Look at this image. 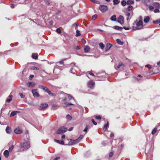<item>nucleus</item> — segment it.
I'll list each match as a JSON object with an SVG mask.
<instances>
[{
    "label": "nucleus",
    "mask_w": 160,
    "mask_h": 160,
    "mask_svg": "<svg viewBox=\"0 0 160 160\" xmlns=\"http://www.w3.org/2000/svg\"><path fill=\"white\" fill-rule=\"evenodd\" d=\"M157 130V128H154V129L152 131V134L153 135L156 132Z\"/></svg>",
    "instance_id": "35"
},
{
    "label": "nucleus",
    "mask_w": 160,
    "mask_h": 160,
    "mask_svg": "<svg viewBox=\"0 0 160 160\" xmlns=\"http://www.w3.org/2000/svg\"><path fill=\"white\" fill-rule=\"evenodd\" d=\"M122 28H124V29H125L126 30H129L130 29V28H129L128 27H124Z\"/></svg>",
    "instance_id": "54"
},
{
    "label": "nucleus",
    "mask_w": 160,
    "mask_h": 160,
    "mask_svg": "<svg viewBox=\"0 0 160 160\" xmlns=\"http://www.w3.org/2000/svg\"><path fill=\"white\" fill-rule=\"evenodd\" d=\"M75 63L74 62H73L71 63L70 66L72 67L70 69V72L73 74L75 73V72H76V68H77L76 66L75 65Z\"/></svg>",
    "instance_id": "4"
},
{
    "label": "nucleus",
    "mask_w": 160,
    "mask_h": 160,
    "mask_svg": "<svg viewBox=\"0 0 160 160\" xmlns=\"http://www.w3.org/2000/svg\"><path fill=\"white\" fill-rule=\"evenodd\" d=\"M66 59H64L63 60L60 61L58 62L57 63H59L60 64H63V61L65 60Z\"/></svg>",
    "instance_id": "47"
},
{
    "label": "nucleus",
    "mask_w": 160,
    "mask_h": 160,
    "mask_svg": "<svg viewBox=\"0 0 160 160\" xmlns=\"http://www.w3.org/2000/svg\"><path fill=\"white\" fill-rule=\"evenodd\" d=\"M39 88L44 90L46 92L48 89L47 87L42 85H39Z\"/></svg>",
    "instance_id": "13"
},
{
    "label": "nucleus",
    "mask_w": 160,
    "mask_h": 160,
    "mask_svg": "<svg viewBox=\"0 0 160 160\" xmlns=\"http://www.w3.org/2000/svg\"><path fill=\"white\" fill-rule=\"evenodd\" d=\"M160 22V19H158L155 21H153V23L154 24H157Z\"/></svg>",
    "instance_id": "30"
},
{
    "label": "nucleus",
    "mask_w": 160,
    "mask_h": 160,
    "mask_svg": "<svg viewBox=\"0 0 160 160\" xmlns=\"http://www.w3.org/2000/svg\"><path fill=\"white\" fill-rule=\"evenodd\" d=\"M10 6L12 8H13L14 7V5L13 4H11Z\"/></svg>",
    "instance_id": "63"
},
{
    "label": "nucleus",
    "mask_w": 160,
    "mask_h": 160,
    "mask_svg": "<svg viewBox=\"0 0 160 160\" xmlns=\"http://www.w3.org/2000/svg\"><path fill=\"white\" fill-rule=\"evenodd\" d=\"M99 9L102 12H105L108 10V7L107 6L101 5L99 7Z\"/></svg>",
    "instance_id": "6"
},
{
    "label": "nucleus",
    "mask_w": 160,
    "mask_h": 160,
    "mask_svg": "<svg viewBox=\"0 0 160 160\" xmlns=\"http://www.w3.org/2000/svg\"><path fill=\"white\" fill-rule=\"evenodd\" d=\"M14 132L16 134H20L22 132V130L20 128H17L14 130Z\"/></svg>",
    "instance_id": "11"
},
{
    "label": "nucleus",
    "mask_w": 160,
    "mask_h": 160,
    "mask_svg": "<svg viewBox=\"0 0 160 160\" xmlns=\"http://www.w3.org/2000/svg\"><path fill=\"white\" fill-rule=\"evenodd\" d=\"M4 155L5 156L6 158H7L9 155V152L7 150H6L3 153Z\"/></svg>",
    "instance_id": "22"
},
{
    "label": "nucleus",
    "mask_w": 160,
    "mask_h": 160,
    "mask_svg": "<svg viewBox=\"0 0 160 160\" xmlns=\"http://www.w3.org/2000/svg\"><path fill=\"white\" fill-rule=\"evenodd\" d=\"M5 108V107H3L1 109V112H2V111H3Z\"/></svg>",
    "instance_id": "62"
},
{
    "label": "nucleus",
    "mask_w": 160,
    "mask_h": 160,
    "mask_svg": "<svg viewBox=\"0 0 160 160\" xmlns=\"http://www.w3.org/2000/svg\"><path fill=\"white\" fill-rule=\"evenodd\" d=\"M57 106L56 105L53 104L52 105V108L53 110H56L57 108Z\"/></svg>",
    "instance_id": "40"
},
{
    "label": "nucleus",
    "mask_w": 160,
    "mask_h": 160,
    "mask_svg": "<svg viewBox=\"0 0 160 160\" xmlns=\"http://www.w3.org/2000/svg\"><path fill=\"white\" fill-rule=\"evenodd\" d=\"M56 32L59 33H61V30L59 28H57L56 29Z\"/></svg>",
    "instance_id": "53"
},
{
    "label": "nucleus",
    "mask_w": 160,
    "mask_h": 160,
    "mask_svg": "<svg viewBox=\"0 0 160 160\" xmlns=\"http://www.w3.org/2000/svg\"><path fill=\"white\" fill-rule=\"evenodd\" d=\"M123 19L124 18L122 16H120L117 20V22L122 24L124 22Z\"/></svg>",
    "instance_id": "10"
},
{
    "label": "nucleus",
    "mask_w": 160,
    "mask_h": 160,
    "mask_svg": "<svg viewBox=\"0 0 160 160\" xmlns=\"http://www.w3.org/2000/svg\"><path fill=\"white\" fill-rule=\"evenodd\" d=\"M73 127H71L68 129V131H71L73 130Z\"/></svg>",
    "instance_id": "60"
},
{
    "label": "nucleus",
    "mask_w": 160,
    "mask_h": 160,
    "mask_svg": "<svg viewBox=\"0 0 160 160\" xmlns=\"http://www.w3.org/2000/svg\"><path fill=\"white\" fill-rule=\"evenodd\" d=\"M110 49V43H108L106 45L105 48V52H107Z\"/></svg>",
    "instance_id": "16"
},
{
    "label": "nucleus",
    "mask_w": 160,
    "mask_h": 160,
    "mask_svg": "<svg viewBox=\"0 0 160 160\" xmlns=\"http://www.w3.org/2000/svg\"><path fill=\"white\" fill-rule=\"evenodd\" d=\"M153 5L154 8H160V4L158 2H154L153 3Z\"/></svg>",
    "instance_id": "15"
},
{
    "label": "nucleus",
    "mask_w": 160,
    "mask_h": 160,
    "mask_svg": "<svg viewBox=\"0 0 160 160\" xmlns=\"http://www.w3.org/2000/svg\"><path fill=\"white\" fill-rule=\"evenodd\" d=\"M81 42L83 44H84L86 43V41L85 39H84L83 38L82 39H81Z\"/></svg>",
    "instance_id": "45"
},
{
    "label": "nucleus",
    "mask_w": 160,
    "mask_h": 160,
    "mask_svg": "<svg viewBox=\"0 0 160 160\" xmlns=\"http://www.w3.org/2000/svg\"><path fill=\"white\" fill-rule=\"evenodd\" d=\"M19 112L18 111H13L11 112L10 114V116L12 117L16 115L17 113H19Z\"/></svg>",
    "instance_id": "19"
},
{
    "label": "nucleus",
    "mask_w": 160,
    "mask_h": 160,
    "mask_svg": "<svg viewBox=\"0 0 160 160\" xmlns=\"http://www.w3.org/2000/svg\"><path fill=\"white\" fill-rule=\"evenodd\" d=\"M80 48V47L79 46H77L76 47V49H77V50H79Z\"/></svg>",
    "instance_id": "61"
},
{
    "label": "nucleus",
    "mask_w": 160,
    "mask_h": 160,
    "mask_svg": "<svg viewBox=\"0 0 160 160\" xmlns=\"http://www.w3.org/2000/svg\"><path fill=\"white\" fill-rule=\"evenodd\" d=\"M76 36L77 37H78L81 35V34L80 32V31L79 30H77L76 31Z\"/></svg>",
    "instance_id": "32"
},
{
    "label": "nucleus",
    "mask_w": 160,
    "mask_h": 160,
    "mask_svg": "<svg viewBox=\"0 0 160 160\" xmlns=\"http://www.w3.org/2000/svg\"><path fill=\"white\" fill-rule=\"evenodd\" d=\"M95 118L96 119L98 120H100L101 119V117L100 116H96Z\"/></svg>",
    "instance_id": "51"
},
{
    "label": "nucleus",
    "mask_w": 160,
    "mask_h": 160,
    "mask_svg": "<svg viewBox=\"0 0 160 160\" xmlns=\"http://www.w3.org/2000/svg\"><path fill=\"white\" fill-rule=\"evenodd\" d=\"M91 121L94 125H96L97 124V123L95 121L94 119H92Z\"/></svg>",
    "instance_id": "46"
},
{
    "label": "nucleus",
    "mask_w": 160,
    "mask_h": 160,
    "mask_svg": "<svg viewBox=\"0 0 160 160\" xmlns=\"http://www.w3.org/2000/svg\"><path fill=\"white\" fill-rule=\"evenodd\" d=\"M94 82L91 81L88 82V88L91 89H92L94 87Z\"/></svg>",
    "instance_id": "9"
},
{
    "label": "nucleus",
    "mask_w": 160,
    "mask_h": 160,
    "mask_svg": "<svg viewBox=\"0 0 160 160\" xmlns=\"http://www.w3.org/2000/svg\"><path fill=\"white\" fill-rule=\"evenodd\" d=\"M88 125H87L86 126V127L85 128V129L83 130V131L84 132H85V133H86L87 132V130H88Z\"/></svg>",
    "instance_id": "39"
},
{
    "label": "nucleus",
    "mask_w": 160,
    "mask_h": 160,
    "mask_svg": "<svg viewBox=\"0 0 160 160\" xmlns=\"http://www.w3.org/2000/svg\"><path fill=\"white\" fill-rule=\"evenodd\" d=\"M66 118L67 119H69V120L71 119L72 118L71 117V116L70 115H69V114H68L67 115Z\"/></svg>",
    "instance_id": "44"
},
{
    "label": "nucleus",
    "mask_w": 160,
    "mask_h": 160,
    "mask_svg": "<svg viewBox=\"0 0 160 160\" xmlns=\"http://www.w3.org/2000/svg\"><path fill=\"white\" fill-rule=\"evenodd\" d=\"M79 139H76L73 140L71 139L70 141L69 142L68 144H66V145H72L74 144H76L78 142Z\"/></svg>",
    "instance_id": "5"
},
{
    "label": "nucleus",
    "mask_w": 160,
    "mask_h": 160,
    "mask_svg": "<svg viewBox=\"0 0 160 160\" xmlns=\"http://www.w3.org/2000/svg\"><path fill=\"white\" fill-rule=\"evenodd\" d=\"M146 66L150 68H151V66L150 64L147 65Z\"/></svg>",
    "instance_id": "59"
},
{
    "label": "nucleus",
    "mask_w": 160,
    "mask_h": 160,
    "mask_svg": "<svg viewBox=\"0 0 160 160\" xmlns=\"http://www.w3.org/2000/svg\"><path fill=\"white\" fill-rule=\"evenodd\" d=\"M14 148V147L13 145H12V146L9 148V151L10 152H11L12 150Z\"/></svg>",
    "instance_id": "42"
},
{
    "label": "nucleus",
    "mask_w": 160,
    "mask_h": 160,
    "mask_svg": "<svg viewBox=\"0 0 160 160\" xmlns=\"http://www.w3.org/2000/svg\"><path fill=\"white\" fill-rule=\"evenodd\" d=\"M31 69L35 70H39V68L37 67H36L34 66H32L31 67Z\"/></svg>",
    "instance_id": "34"
},
{
    "label": "nucleus",
    "mask_w": 160,
    "mask_h": 160,
    "mask_svg": "<svg viewBox=\"0 0 160 160\" xmlns=\"http://www.w3.org/2000/svg\"><path fill=\"white\" fill-rule=\"evenodd\" d=\"M84 51L85 52L87 53L90 50V48L88 46H84Z\"/></svg>",
    "instance_id": "12"
},
{
    "label": "nucleus",
    "mask_w": 160,
    "mask_h": 160,
    "mask_svg": "<svg viewBox=\"0 0 160 160\" xmlns=\"http://www.w3.org/2000/svg\"><path fill=\"white\" fill-rule=\"evenodd\" d=\"M97 15L96 14H95L92 16V19L93 20H95L97 18Z\"/></svg>",
    "instance_id": "43"
},
{
    "label": "nucleus",
    "mask_w": 160,
    "mask_h": 160,
    "mask_svg": "<svg viewBox=\"0 0 160 160\" xmlns=\"http://www.w3.org/2000/svg\"><path fill=\"white\" fill-rule=\"evenodd\" d=\"M54 141L62 145H64V142L63 140L60 141L59 140L55 139L54 140Z\"/></svg>",
    "instance_id": "17"
},
{
    "label": "nucleus",
    "mask_w": 160,
    "mask_h": 160,
    "mask_svg": "<svg viewBox=\"0 0 160 160\" xmlns=\"http://www.w3.org/2000/svg\"><path fill=\"white\" fill-rule=\"evenodd\" d=\"M19 94L21 98H24V95L22 93H20Z\"/></svg>",
    "instance_id": "50"
},
{
    "label": "nucleus",
    "mask_w": 160,
    "mask_h": 160,
    "mask_svg": "<svg viewBox=\"0 0 160 160\" xmlns=\"http://www.w3.org/2000/svg\"><path fill=\"white\" fill-rule=\"evenodd\" d=\"M126 15L127 16V19L128 20V17L130 15V13L129 12H128L126 14Z\"/></svg>",
    "instance_id": "49"
},
{
    "label": "nucleus",
    "mask_w": 160,
    "mask_h": 160,
    "mask_svg": "<svg viewBox=\"0 0 160 160\" xmlns=\"http://www.w3.org/2000/svg\"><path fill=\"white\" fill-rule=\"evenodd\" d=\"M154 11L155 13H157L159 12V10L158 9L156 8L154 10Z\"/></svg>",
    "instance_id": "52"
},
{
    "label": "nucleus",
    "mask_w": 160,
    "mask_h": 160,
    "mask_svg": "<svg viewBox=\"0 0 160 160\" xmlns=\"http://www.w3.org/2000/svg\"><path fill=\"white\" fill-rule=\"evenodd\" d=\"M6 131L7 133H10L11 132L12 130L11 128L9 127H7L6 129Z\"/></svg>",
    "instance_id": "21"
},
{
    "label": "nucleus",
    "mask_w": 160,
    "mask_h": 160,
    "mask_svg": "<svg viewBox=\"0 0 160 160\" xmlns=\"http://www.w3.org/2000/svg\"><path fill=\"white\" fill-rule=\"evenodd\" d=\"M67 130V129L64 127H62L58 129L57 131V133L62 134L65 132Z\"/></svg>",
    "instance_id": "3"
},
{
    "label": "nucleus",
    "mask_w": 160,
    "mask_h": 160,
    "mask_svg": "<svg viewBox=\"0 0 160 160\" xmlns=\"http://www.w3.org/2000/svg\"><path fill=\"white\" fill-rule=\"evenodd\" d=\"M89 73L90 75H91L93 76H95V75L91 71L89 72Z\"/></svg>",
    "instance_id": "56"
},
{
    "label": "nucleus",
    "mask_w": 160,
    "mask_h": 160,
    "mask_svg": "<svg viewBox=\"0 0 160 160\" xmlns=\"http://www.w3.org/2000/svg\"><path fill=\"white\" fill-rule=\"evenodd\" d=\"M67 95L68 96V98L69 99L71 100L72 99H74L73 98L72 96H71L70 94H67Z\"/></svg>",
    "instance_id": "37"
},
{
    "label": "nucleus",
    "mask_w": 160,
    "mask_h": 160,
    "mask_svg": "<svg viewBox=\"0 0 160 160\" xmlns=\"http://www.w3.org/2000/svg\"><path fill=\"white\" fill-rule=\"evenodd\" d=\"M113 4L114 5L118 4L120 2L118 0H114L113 1Z\"/></svg>",
    "instance_id": "31"
},
{
    "label": "nucleus",
    "mask_w": 160,
    "mask_h": 160,
    "mask_svg": "<svg viewBox=\"0 0 160 160\" xmlns=\"http://www.w3.org/2000/svg\"><path fill=\"white\" fill-rule=\"evenodd\" d=\"M126 3V2L124 0H123L121 2V4L123 6H125Z\"/></svg>",
    "instance_id": "38"
},
{
    "label": "nucleus",
    "mask_w": 160,
    "mask_h": 160,
    "mask_svg": "<svg viewBox=\"0 0 160 160\" xmlns=\"http://www.w3.org/2000/svg\"><path fill=\"white\" fill-rule=\"evenodd\" d=\"M116 16L115 15H113L111 18V20L113 21H116Z\"/></svg>",
    "instance_id": "29"
},
{
    "label": "nucleus",
    "mask_w": 160,
    "mask_h": 160,
    "mask_svg": "<svg viewBox=\"0 0 160 160\" xmlns=\"http://www.w3.org/2000/svg\"><path fill=\"white\" fill-rule=\"evenodd\" d=\"M99 45L100 48H101L102 49H103L104 48V45L102 42H100L99 44Z\"/></svg>",
    "instance_id": "25"
},
{
    "label": "nucleus",
    "mask_w": 160,
    "mask_h": 160,
    "mask_svg": "<svg viewBox=\"0 0 160 160\" xmlns=\"http://www.w3.org/2000/svg\"><path fill=\"white\" fill-rule=\"evenodd\" d=\"M150 20V18L149 16L145 17L144 19V22L145 23H147Z\"/></svg>",
    "instance_id": "18"
},
{
    "label": "nucleus",
    "mask_w": 160,
    "mask_h": 160,
    "mask_svg": "<svg viewBox=\"0 0 160 160\" xmlns=\"http://www.w3.org/2000/svg\"><path fill=\"white\" fill-rule=\"evenodd\" d=\"M133 7L131 5H129L128 8V11H131Z\"/></svg>",
    "instance_id": "36"
},
{
    "label": "nucleus",
    "mask_w": 160,
    "mask_h": 160,
    "mask_svg": "<svg viewBox=\"0 0 160 160\" xmlns=\"http://www.w3.org/2000/svg\"><path fill=\"white\" fill-rule=\"evenodd\" d=\"M62 138H65V135H63L62 136Z\"/></svg>",
    "instance_id": "64"
},
{
    "label": "nucleus",
    "mask_w": 160,
    "mask_h": 160,
    "mask_svg": "<svg viewBox=\"0 0 160 160\" xmlns=\"http://www.w3.org/2000/svg\"><path fill=\"white\" fill-rule=\"evenodd\" d=\"M112 28L116 30H120V31L122 30V29H123L122 27H119L117 26H114V27H112Z\"/></svg>",
    "instance_id": "20"
},
{
    "label": "nucleus",
    "mask_w": 160,
    "mask_h": 160,
    "mask_svg": "<svg viewBox=\"0 0 160 160\" xmlns=\"http://www.w3.org/2000/svg\"><path fill=\"white\" fill-rule=\"evenodd\" d=\"M21 149L23 151L27 150L30 148L29 143L28 142H23L21 144Z\"/></svg>",
    "instance_id": "2"
},
{
    "label": "nucleus",
    "mask_w": 160,
    "mask_h": 160,
    "mask_svg": "<svg viewBox=\"0 0 160 160\" xmlns=\"http://www.w3.org/2000/svg\"><path fill=\"white\" fill-rule=\"evenodd\" d=\"M46 92L48 93V94L50 96H52L53 97H55L56 96L55 94L52 93L49 89H48V90Z\"/></svg>",
    "instance_id": "14"
},
{
    "label": "nucleus",
    "mask_w": 160,
    "mask_h": 160,
    "mask_svg": "<svg viewBox=\"0 0 160 160\" xmlns=\"http://www.w3.org/2000/svg\"><path fill=\"white\" fill-rule=\"evenodd\" d=\"M59 158H60L59 157H57L56 158H54V160H57L58 159H59Z\"/></svg>",
    "instance_id": "58"
},
{
    "label": "nucleus",
    "mask_w": 160,
    "mask_h": 160,
    "mask_svg": "<svg viewBox=\"0 0 160 160\" xmlns=\"http://www.w3.org/2000/svg\"><path fill=\"white\" fill-rule=\"evenodd\" d=\"M34 83H33L32 82H29L27 84V85L28 87L30 86H33L35 85Z\"/></svg>",
    "instance_id": "27"
},
{
    "label": "nucleus",
    "mask_w": 160,
    "mask_h": 160,
    "mask_svg": "<svg viewBox=\"0 0 160 160\" xmlns=\"http://www.w3.org/2000/svg\"><path fill=\"white\" fill-rule=\"evenodd\" d=\"M143 23L142 20H139L136 23V26H133V29L136 30L142 28L143 27Z\"/></svg>",
    "instance_id": "1"
},
{
    "label": "nucleus",
    "mask_w": 160,
    "mask_h": 160,
    "mask_svg": "<svg viewBox=\"0 0 160 160\" xmlns=\"http://www.w3.org/2000/svg\"><path fill=\"white\" fill-rule=\"evenodd\" d=\"M83 135H81L79 138L77 139H79L78 142L80 141L83 138Z\"/></svg>",
    "instance_id": "41"
},
{
    "label": "nucleus",
    "mask_w": 160,
    "mask_h": 160,
    "mask_svg": "<svg viewBox=\"0 0 160 160\" xmlns=\"http://www.w3.org/2000/svg\"><path fill=\"white\" fill-rule=\"evenodd\" d=\"M117 43L120 45H122L123 44V42L121 41V40L119 39H118L117 40Z\"/></svg>",
    "instance_id": "26"
},
{
    "label": "nucleus",
    "mask_w": 160,
    "mask_h": 160,
    "mask_svg": "<svg viewBox=\"0 0 160 160\" xmlns=\"http://www.w3.org/2000/svg\"><path fill=\"white\" fill-rule=\"evenodd\" d=\"M109 125L108 122L107 124H106L103 127V130L104 131H106L107 129V127H108Z\"/></svg>",
    "instance_id": "33"
},
{
    "label": "nucleus",
    "mask_w": 160,
    "mask_h": 160,
    "mask_svg": "<svg viewBox=\"0 0 160 160\" xmlns=\"http://www.w3.org/2000/svg\"><path fill=\"white\" fill-rule=\"evenodd\" d=\"M12 100V99L8 98L7 99L6 101L8 102H10V101Z\"/></svg>",
    "instance_id": "55"
},
{
    "label": "nucleus",
    "mask_w": 160,
    "mask_h": 160,
    "mask_svg": "<svg viewBox=\"0 0 160 160\" xmlns=\"http://www.w3.org/2000/svg\"><path fill=\"white\" fill-rule=\"evenodd\" d=\"M65 104H66V107H68V106L69 105H73V104L71 103H65Z\"/></svg>",
    "instance_id": "48"
},
{
    "label": "nucleus",
    "mask_w": 160,
    "mask_h": 160,
    "mask_svg": "<svg viewBox=\"0 0 160 160\" xmlns=\"http://www.w3.org/2000/svg\"><path fill=\"white\" fill-rule=\"evenodd\" d=\"M134 2L132 0H128L127 1L126 3L128 5H130L133 4Z\"/></svg>",
    "instance_id": "28"
},
{
    "label": "nucleus",
    "mask_w": 160,
    "mask_h": 160,
    "mask_svg": "<svg viewBox=\"0 0 160 160\" xmlns=\"http://www.w3.org/2000/svg\"><path fill=\"white\" fill-rule=\"evenodd\" d=\"M72 26L74 27H77L78 26V24L77 23H75L73 24Z\"/></svg>",
    "instance_id": "57"
},
{
    "label": "nucleus",
    "mask_w": 160,
    "mask_h": 160,
    "mask_svg": "<svg viewBox=\"0 0 160 160\" xmlns=\"http://www.w3.org/2000/svg\"><path fill=\"white\" fill-rule=\"evenodd\" d=\"M32 92L33 94V95L34 97H38L39 96V95L38 92V90L37 89L32 90Z\"/></svg>",
    "instance_id": "7"
},
{
    "label": "nucleus",
    "mask_w": 160,
    "mask_h": 160,
    "mask_svg": "<svg viewBox=\"0 0 160 160\" xmlns=\"http://www.w3.org/2000/svg\"><path fill=\"white\" fill-rule=\"evenodd\" d=\"M38 57V55L37 53H33L32 54V58L35 59H37Z\"/></svg>",
    "instance_id": "23"
},
{
    "label": "nucleus",
    "mask_w": 160,
    "mask_h": 160,
    "mask_svg": "<svg viewBox=\"0 0 160 160\" xmlns=\"http://www.w3.org/2000/svg\"><path fill=\"white\" fill-rule=\"evenodd\" d=\"M122 65V62H120L117 66L115 65V67L116 68H119Z\"/></svg>",
    "instance_id": "24"
},
{
    "label": "nucleus",
    "mask_w": 160,
    "mask_h": 160,
    "mask_svg": "<svg viewBox=\"0 0 160 160\" xmlns=\"http://www.w3.org/2000/svg\"><path fill=\"white\" fill-rule=\"evenodd\" d=\"M48 106L46 103H43L41 104L39 106V109L41 110H44Z\"/></svg>",
    "instance_id": "8"
}]
</instances>
